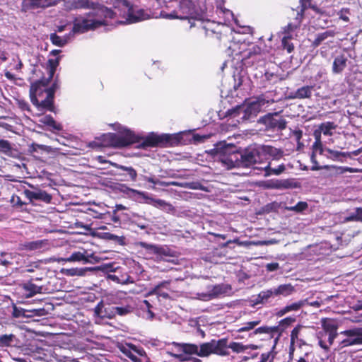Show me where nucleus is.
<instances>
[{"instance_id":"ddd939ff","label":"nucleus","mask_w":362,"mask_h":362,"mask_svg":"<svg viewBox=\"0 0 362 362\" xmlns=\"http://www.w3.org/2000/svg\"><path fill=\"white\" fill-rule=\"evenodd\" d=\"M25 196L30 201L40 200L45 203H49L52 200V197L47 194L45 191L41 189H35L31 191L29 189H25L23 192Z\"/></svg>"},{"instance_id":"c9c22d12","label":"nucleus","mask_w":362,"mask_h":362,"mask_svg":"<svg viewBox=\"0 0 362 362\" xmlns=\"http://www.w3.org/2000/svg\"><path fill=\"white\" fill-rule=\"evenodd\" d=\"M15 338L12 334L0 336V346H10Z\"/></svg>"},{"instance_id":"4468645a","label":"nucleus","mask_w":362,"mask_h":362,"mask_svg":"<svg viewBox=\"0 0 362 362\" xmlns=\"http://www.w3.org/2000/svg\"><path fill=\"white\" fill-rule=\"evenodd\" d=\"M257 155L255 148L247 149L243 153H240V168L253 165L254 160H255V156H257Z\"/></svg>"},{"instance_id":"e2e57ef3","label":"nucleus","mask_w":362,"mask_h":362,"mask_svg":"<svg viewBox=\"0 0 362 362\" xmlns=\"http://www.w3.org/2000/svg\"><path fill=\"white\" fill-rule=\"evenodd\" d=\"M286 313H288V311L287 310H286V306L281 309H280L277 313H276V315L278 317H282L284 316V315H286Z\"/></svg>"},{"instance_id":"ea45409f","label":"nucleus","mask_w":362,"mask_h":362,"mask_svg":"<svg viewBox=\"0 0 362 362\" xmlns=\"http://www.w3.org/2000/svg\"><path fill=\"white\" fill-rule=\"evenodd\" d=\"M152 206L162 209H169L170 210L172 209V206L167 203L165 201L160 199H157L155 200H151Z\"/></svg>"},{"instance_id":"473e14b6","label":"nucleus","mask_w":362,"mask_h":362,"mask_svg":"<svg viewBox=\"0 0 362 362\" xmlns=\"http://www.w3.org/2000/svg\"><path fill=\"white\" fill-rule=\"evenodd\" d=\"M336 125L334 122H327L322 123L319 127L320 132L323 133L324 135H332V130L335 129Z\"/></svg>"},{"instance_id":"f03ea898","label":"nucleus","mask_w":362,"mask_h":362,"mask_svg":"<svg viewBox=\"0 0 362 362\" xmlns=\"http://www.w3.org/2000/svg\"><path fill=\"white\" fill-rule=\"evenodd\" d=\"M227 339L218 340L212 339L209 342L202 343L200 346L194 344L173 343L172 351L168 354L178 359L180 361H187L190 355H197L199 357H207L211 354L227 356Z\"/></svg>"},{"instance_id":"4d7b16f0","label":"nucleus","mask_w":362,"mask_h":362,"mask_svg":"<svg viewBox=\"0 0 362 362\" xmlns=\"http://www.w3.org/2000/svg\"><path fill=\"white\" fill-rule=\"evenodd\" d=\"M127 173L129 175V177H131L132 180H133V181L136 180L137 173L133 168L129 167V168L127 169Z\"/></svg>"},{"instance_id":"4c0bfd02","label":"nucleus","mask_w":362,"mask_h":362,"mask_svg":"<svg viewBox=\"0 0 362 362\" xmlns=\"http://www.w3.org/2000/svg\"><path fill=\"white\" fill-rule=\"evenodd\" d=\"M306 303H308L307 300H301L298 302L293 303L290 305L286 306V310H287L288 313L293 311H298L300 310Z\"/></svg>"},{"instance_id":"f257e3e1","label":"nucleus","mask_w":362,"mask_h":362,"mask_svg":"<svg viewBox=\"0 0 362 362\" xmlns=\"http://www.w3.org/2000/svg\"><path fill=\"white\" fill-rule=\"evenodd\" d=\"M112 5L111 10L97 2H86L83 6L90 8L91 11L86 17H80L75 20L73 33H83L94 30L107 23V18H116L117 24H132L148 18V14L143 9L132 6L127 0H107Z\"/></svg>"},{"instance_id":"7ed1b4c3","label":"nucleus","mask_w":362,"mask_h":362,"mask_svg":"<svg viewBox=\"0 0 362 362\" xmlns=\"http://www.w3.org/2000/svg\"><path fill=\"white\" fill-rule=\"evenodd\" d=\"M117 134L109 133L104 135L105 141L107 145L116 148H123L136 143H141L142 148L154 146L158 143L157 137L151 134L146 137L135 134L132 130L119 124H114Z\"/></svg>"},{"instance_id":"e433bc0d","label":"nucleus","mask_w":362,"mask_h":362,"mask_svg":"<svg viewBox=\"0 0 362 362\" xmlns=\"http://www.w3.org/2000/svg\"><path fill=\"white\" fill-rule=\"evenodd\" d=\"M259 323H260V320H254V321L245 322L243 325V326L241 327H240L237 330V332H243L250 331V330L254 329Z\"/></svg>"},{"instance_id":"412c9836","label":"nucleus","mask_w":362,"mask_h":362,"mask_svg":"<svg viewBox=\"0 0 362 362\" xmlns=\"http://www.w3.org/2000/svg\"><path fill=\"white\" fill-rule=\"evenodd\" d=\"M23 289L25 291V296L26 298H31L37 293H41L42 286H37L31 281L26 282L22 286Z\"/></svg>"},{"instance_id":"dca6fc26","label":"nucleus","mask_w":362,"mask_h":362,"mask_svg":"<svg viewBox=\"0 0 362 362\" xmlns=\"http://www.w3.org/2000/svg\"><path fill=\"white\" fill-rule=\"evenodd\" d=\"M348 58L344 54L337 55L332 63V72L334 74H340L343 72L347 65Z\"/></svg>"},{"instance_id":"1a4fd4ad","label":"nucleus","mask_w":362,"mask_h":362,"mask_svg":"<svg viewBox=\"0 0 362 362\" xmlns=\"http://www.w3.org/2000/svg\"><path fill=\"white\" fill-rule=\"evenodd\" d=\"M346 339L341 341L342 347L362 345V327H356L341 332Z\"/></svg>"},{"instance_id":"37998d69","label":"nucleus","mask_w":362,"mask_h":362,"mask_svg":"<svg viewBox=\"0 0 362 362\" xmlns=\"http://www.w3.org/2000/svg\"><path fill=\"white\" fill-rule=\"evenodd\" d=\"M141 308L142 310H147V314H148V316H147V318L150 319V320H152L153 319L155 315L154 313L151 311V308H152V305H151V303L146 300H144L142 301L141 305H140Z\"/></svg>"},{"instance_id":"4be33fe9","label":"nucleus","mask_w":362,"mask_h":362,"mask_svg":"<svg viewBox=\"0 0 362 362\" xmlns=\"http://www.w3.org/2000/svg\"><path fill=\"white\" fill-rule=\"evenodd\" d=\"M313 87L310 86H303L298 88L290 96L291 98L305 99L309 98L313 93Z\"/></svg>"},{"instance_id":"a18cd8bd","label":"nucleus","mask_w":362,"mask_h":362,"mask_svg":"<svg viewBox=\"0 0 362 362\" xmlns=\"http://www.w3.org/2000/svg\"><path fill=\"white\" fill-rule=\"evenodd\" d=\"M303 10L301 9L300 10V12H298V14H297V17H296V19L298 21V22L295 24H293V23H289L288 25H287V33L288 34H289L290 32L294 30L295 29H296L299 25H300V20L302 18V16H303Z\"/></svg>"},{"instance_id":"39448f33","label":"nucleus","mask_w":362,"mask_h":362,"mask_svg":"<svg viewBox=\"0 0 362 362\" xmlns=\"http://www.w3.org/2000/svg\"><path fill=\"white\" fill-rule=\"evenodd\" d=\"M54 94V88H48L47 85L41 81L32 83L30 86V100L38 111H43L44 110L53 111Z\"/></svg>"},{"instance_id":"a878e982","label":"nucleus","mask_w":362,"mask_h":362,"mask_svg":"<svg viewBox=\"0 0 362 362\" xmlns=\"http://www.w3.org/2000/svg\"><path fill=\"white\" fill-rule=\"evenodd\" d=\"M327 158L333 160H341L340 157H346L350 156V153H346V152H341L338 151H334L332 149H330L329 148H325V153H324Z\"/></svg>"},{"instance_id":"09e8293b","label":"nucleus","mask_w":362,"mask_h":362,"mask_svg":"<svg viewBox=\"0 0 362 362\" xmlns=\"http://www.w3.org/2000/svg\"><path fill=\"white\" fill-rule=\"evenodd\" d=\"M308 208V204L306 202H300L294 206L290 208V210L295 211L297 212H301Z\"/></svg>"},{"instance_id":"b1692460","label":"nucleus","mask_w":362,"mask_h":362,"mask_svg":"<svg viewBox=\"0 0 362 362\" xmlns=\"http://www.w3.org/2000/svg\"><path fill=\"white\" fill-rule=\"evenodd\" d=\"M37 115L39 117L38 122L42 124L48 125L57 130H61L62 127L55 122L53 117L51 115H42L41 113H37Z\"/></svg>"},{"instance_id":"8fccbe9b","label":"nucleus","mask_w":362,"mask_h":362,"mask_svg":"<svg viewBox=\"0 0 362 362\" xmlns=\"http://www.w3.org/2000/svg\"><path fill=\"white\" fill-rule=\"evenodd\" d=\"M291 37V36L288 35L285 36L282 40V44L284 45V47L287 50L288 53H291L294 49V46L288 42V39Z\"/></svg>"},{"instance_id":"58836bf2","label":"nucleus","mask_w":362,"mask_h":362,"mask_svg":"<svg viewBox=\"0 0 362 362\" xmlns=\"http://www.w3.org/2000/svg\"><path fill=\"white\" fill-rule=\"evenodd\" d=\"M144 246L146 249L150 250L152 252H153L155 254L167 255L166 249L163 247H159V246H156V245H147V244H144Z\"/></svg>"},{"instance_id":"0e129e2a","label":"nucleus","mask_w":362,"mask_h":362,"mask_svg":"<svg viewBox=\"0 0 362 362\" xmlns=\"http://www.w3.org/2000/svg\"><path fill=\"white\" fill-rule=\"evenodd\" d=\"M337 332H330L329 334V337H328V341L329 342V344H332L334 339H335V337H337Z\"/></svg>"},{"instance_id":"20e7f679","label":"nucleus","mask_w":362,"mask_h":362,"mask_svg":"<svg viewBox=\"0 0 362 362\" xmlns=\"http://www.w3.org/2000/svg\"><path fill=\"white\" fill-rule=\"evenodd\" d=\"M196 0H177L176 8L170 13L161 11L160 16L167 19L187 20L190 28L196 26V22L204 19V11L195 7Z\"/></svg>"},{"instance_id":"bb28decb","label":"nucleus","mask_w":362,"mask_h":362,"mask_svg":"<svg viewBox=\"0 0 362 362\" xmlns=\"http://www.w3.org/2000/svg\"><path fill=\"white\" fill-rule=\"evenodd\" d=\"M276 296L274 293V288L261 291L256 300V303H266L269 302V299L272 297Z\"/></svg>"},{"instance_id":"72a5a7b5","label":"nucleus","mask_w":362,"mask_h":362,"mask_svg":"<svg viewBox=\"0 0 362 362\" xmlns=\"http://www.w3.org/2000/svg\"><path fill=\"white\" fill-rule=\"evenodd\" d=\"M335 34V31L332 30H326L324 33H320L317 35L313 44L315 46H318L323 40H326L329 37H334Z\"/></svg>"},{"instance_id":"c756f323","label":"nucleus","mask_w":362,"mask_h":362,"mask_svg":"<svg viewBox=\"0 0 362 362\" xmlns=\"http://www.w3.org/2000/svg\"><path fill=\"white\" fill-rule=\"evenodd\" d=\"M361 221L362 222V208H356L354 211L344 218V222Z\"/></svg>"},{"instance_id":"c85d7f7f","label":"nucleus","mask_w":362,"mask_h":362,"mask_svg":"<svg viewBox=\"0 0 362 362\" xmlns=\"http://www.w3.org/2000/svg\"><path fill=\"white\" fill-rule=\"evenodd\" d=\"M59 64V58L49 59L47 62V71L49 75V80H51L56 71V69Z\"/></svg>"},{"instance_id":"79ce46f5","label":"nucleus","mask_w":362,"mask_h":362,"mask_svg":"<svg viewBox=\"0 0 362 362\" xmlns=\"http://www.w3.org/2000/svg\"><path fill=\"white\" fill-rule=\"evenodd\" d=\"M46 240H37L28 243L26 245V248L30 250H35L42 247L43 245H46Z\"/></svg>"},{"instance_id":"680f3d73","label":"nucleus","mask_w":362,"mask_h":362,"mask_svg":"<svg viewBox=\"0 0 362 362\" xmlns=\"http://www.w3.org/2000/svg\"><path fill=\"white\" fill-rule=\"evenodd\" d=\"M193 139L195 141L200 142V141H203L206 139V136H200L199 134H195V135H194Z\"/></svg>"},{"instance_id":"aec40b11","label":"nucleus","mask_w":362,"mask_h":362,"mask_svg":"<svg viewBox=\"0 0 362 362\" xmlns=\"http://www.w3.org/2000/svg\"><path fill=\"white\" fill-rule=\"evenodd\" d=\"M295 288L291 284H281L274 288V293L276 296L287 297L292 295L295 292Z\"/></svg>"},{"instance_id":"bf43d9fd","label":"nucleus","mask_w":362,"mask_h":362,"mask_svg":"<svg viewBox=\"0 0 362 362\" xmlns=\"http://www.w3.org/2000/svg\"><path fill=\"white\" fill-rule=\"evenodd\" d=\"M268 332H269V328L267 327H258L257 329H256L252 332V334L268 333Z\"/></svg>"},{"instance_id":"338daca9","label":"nucleus","mask_w":362,"mask_h":362,"mask_svg":"<svg viewBox=\"0 0 362 362\" xmlns=\"http://www.w3.org/2000/svg\"><path fill=\"white\" fill-rule=\"evenodd\" d=\"M322 132H320V131H317L316 130L314 133V136H315V141H317V144H320V141H321V139H320V134Z\"/></svg>"},{"instance_id":"052dcab7","label":"nucleus","mask_w":362,"mask_h":362,"mask_svg":"<svg viewBox=\"0 0 362 362\" xmlns=\"http://www.w3.org/2000/svg\"><path fill=\"white\" fill-rule=\"evenodd\" d=\"M294 321V319L292 318V317H286L284 320H282L281 321V325H288L289 324H291L292 322Z\"/></svg>"},{"instance_id":"f3484780","label":"nucleus","mask_w":362,"mask_h":362,"mask_svg":"<svg viewBox=\"0 0 362 362\" xmlns=\"http://www.w3.org/2000/svg\"><path fill=\"white\" fill-rule=\"evenodd\" d=\"M227 348L230 349L235 353L240 354V353H244L248 349L257 350L259 348V346L257 345H255V344L245 345L240 342H231L229 344V345L227 344L226 349ZM226 351H228L226 350ZM227 353L228 354V352H227Z\"/></svg>"},{"instance_id":"f8f14e48","label":"nucleus","mask_w":362,"mask_h":362,"mask_svg":"<svg viewBox=\"0 0 362 362\" xmlns=\"http://www.w3.org/2000/svg\"><path fill=\"white\" fill-rule=\"evenodd\" d=\"M264 124L270 127L277 129H284L286 128V120L279 117L278 113L269 114L264 118Z\"/></svg>"},{"instance_id":"864d4df0","label":"nucleus","mask_w":362,"mask_h":362,"mask_svg":"<svg viewBox=\"0 0 362 362\" xmlns=\"http://www.w3.org/2000/svg\"><path fill=\"white\" fill-rule=\"evenodd\" d=\"M266 269L268 272L276 271L279 269V264L277 262L269 263L266 265Z\"/></svg>"},{"instance_id":"de8ad7c7","label":"nucleus","mask_w":362,"mask_h":362,"mask_svg":"<svg viewBox=\"0 0 362 362\" xmlns=\"http://www.w3.org/2000/svg\"><path fill=\"white\" fill-rule=\"evenodd\" d=\"M302 328L303 327L301 325H298L292 330L291 333V343L292 344H294L296 342H297L300 331Z\"/></svg>"},{"instance_id":"cd10ccee","label":"nucleus","mask_w":362,"mask_h":362,"mask_svg":"<svg viewBox=\"0 0 362 362\" xmlns=\"http://www.w3.org/2000/svg\"><path fill=\"white\" fill-rule=\"evenodd\" d=\"M71 35L72 33H71L68 35H65L62 37L58 36L56 33H52L50 35V40L54 45L63 47L68 42L69 37Z\"/></svg>"},{"instance_id":"6e6552de","label":"nucleus","mask_w":362,"mask_h":362,"mask_svg":"<svg viewBox=\"0 0 362 362\" xmlns=\"http://www.w3.org/2000/svg\"><path fill=\"white\" fill-rule=\"evenodd\" d=\"M120 351L134 362H150L146 351L141 347L132 344H125L119 347Z\"/></svg>"},{"instance_id":"6ab92c4d","label":"nucleus","mask_w":362,"mask_h":362,"mask_svg":"<svg viewBox=\"0 0 362 362\" xmlns=\"http://www.w3.org/2000/svg\"><path fill=\"white\" fill-rule=\"evenodd\" d=\"M257 170L264 172V177H269L272 175H279L281 174L286 169L284 164L279 165L276 168H272L270 163H267L264 166L257 167Z\"/></svg>"},{"instance_id":"393cba45","label":"nucleus","mask_w":362,"mask_h":362,"mask_svg":"<svg viewBox=\"0 0 362 362\" xmlns=\"http://www.w3.org/2000/svg\"><path fill=\"white\" fill-rule=\"evenodd\" d=\"M95 270V268L87 267V268H71V269H63L62 272L66 276H83L86 274L87 271Z\"/></svg>"},{"instance_id":"0eeeda50","label":"nucleus","mask_w":362,"mask_h":362,"mask_svg":"<svg viewBox=\"0 0 362 362\" xmlns=\"http://www.w3.org/2000/svg\"><path fill=\"white\" fill-rule=\"evenodd\" d=\"M255 152L257 155L255 156L253 165H255L254 168L257 170V167L264 166L269 163L268 161L269 156L281 157L282 156V151L271 146H262L255 148Z\"/></svg>"},{"instance_id":"423d86ee","label":"nucleus","mask_w":362,"mask_h":362,"mask_svg":"<svg viewBox=\"0 0 362 362\" xmlns=\"http://www.w3.org/2000/svg\"><path fill=\"white\" fill-rule=\"evenodd\" d=\"M269 103V100L259 97L247 101L243 106L239 107L238 111L244 112L243 118L249 119L267 107Z\"/></svg>"},{"instance_id":"c03bdc74","label":"nucleus","mask_w":362,"mask_h":362,"mask_svg":"<svg viewBox=\"0 0 362 362\" xmlns=\"http://www.w3.org/2000/svg\"><path fill=\"white\" fill-rule=\"evenodd\" d=\"M12 150L10 142L7 140L0 139V151L5 154H8Z\"/></svg>"},{"instance_id":"f704fd0d","label":"nucleus","mask_w":362,"mask_h":362,"mask_svg":"<svg viewBox=\"0 0 362 362\" xmlns=\"http://www.w3.org/2000/svg\"><path fill=\"white\" fill-rule=\"evenodd\" d=\"M260 52V48L256 45H251L246 50H243L240 52V54L243 55V59L250 58L253 54H257Z\"/></svg>"},{"instance_id":"6e6d98bb","label":"nucleus","mask_w":362,"mask_h":362,"mask_svg":"<svg viewBox=\"0 0 362 362\" xmlns=\"http://www.w3.org/2000/svg\"><path fill=\"white\" fill-rule=\"evenodd\" d=\"M315 151H319L320 154H323L325 153V148H323L322 142L320 141V144H317V141H315L313 146Z\"/></svg>"},{"instance_id":"a211bd4d","label":"nucleus","mask_w":362,"mask_h":362,"mask_svg":"<svg viewBox=\"0 0 362 362\" xmlns=\"http://www.w3.org/2000/svg\"><path fill=\"white\" fill-rule=\"evenodd\" d=\"M51 5V0H23V6L25 9L45 8Z\"/></svg>"},{"instance_id":"69168bd1","label":"nucleus","mask_w":362,"mask_h":362,"mask_svg":"<svg viewBox=\"0 0 362 362\" xmlns=\"http://www.w3.org/2000/svg\"><path fill=\"white\" fill-rule=\"evenodd\" d=\"M278 240L275 239H271L269 240H263L264 245H274L278 243Z\"/></svg>"},{"instance_id":"2f4dec72","label":"nucleus","mask_w":362,"mask_h":362,"mask_svg":"<svg viewBox=\"0 0 362 362\" xmlns=\"http://www.w3.org/2000/svg\"><path fill=\"white\" fill-rule=\"evenodd\" d=\"M143 178L144 180H146L148 182H151L153 185H158L165 186V187L170 186V185L182 186L177 182H166L160 181L158 179L155 178L154 177L144 176Z\"/></svg>"},{"instance_id":"5fc2aeb1","label":"nucleus","mask_w":362,"mask_h":362,"mask_svg":"<svg viewBox=\"0 0 362 362\" xmlns=\"http://www.w3.org/2000/svg\"><path fill=\"white\" fill-rule=\"evenodd\" d=\"M348 13H349V11L347 9L340 11V12L339 13L340 19H341L342 21H344L345 22H348L349 21V18L347 16Z\"/></svg>"},{"instance_id":"13d9d810","label":"nucleus","mask_w":362,"mask_h":362,"mask_svg":"<svg viewBox=\"0 0 362 362\" xmlns=\"http://www.w3.org/2000/svg\"><path fill=\"white\" fill-rule=\"evenodd\" d=\"M242 245L245 246H250V245H264L263 240H258V241H248V242H244L242 243Z\"/></svg>"},{"instance_id":"5701e85b","label":"nucleus","mask_w":362,"mask_h":362,"mask_svg":"<svg viewBox=\"0 0 362 362\" xmlns=\"http://www.w3.org/2000/svg\"><path fill=\"white\" fill-rule=\"evenodd\" d=\"M224 2V0H216L217 12L223 15L226 21H230L233 19V14L230 10L223 7Z\"/></svg>"},{"instance_id":"774afa93","label":"nucleus","mask_w":362,"mask_h":362,"mask_svg":"<svg viewBox=\"0 0 362 362\" xmlns=\"http://www.w3.org/2000/svg\"><path fill=\"white\" fill-rule=\"evenodd\" d=\"M126 209V207L124 206H123L122 204H117L115 206V209L114 210V214H116L117 211H120V210H124Z\"/></svg>"},{"instance_id":"3c124183","label":"nucleus","mask_w":362,"mask_h":362,"mask_svg":"<svg viewBox=\"0 0 362 362\" xmlns=\"http://www.w3.org/2000/svg\"><path fill=\"white\" fill-rule=\"evenodd\" d=\"M130 191H132L133 193H135V194H139V195L142 196L146 199V203H147L148 204H151L152 205L151 200H155L156 199H153L152 197H148L144 192H140V191H138L136 189H131Z\"/></svg>"},{"instance_id":"2eb2a0df","label":"nucleus","mask_w":362,"mask_h":362,"mask_svg":"<svg viewBox=\"0 0 362 362\" xmlns=\"http://www.w3.org/2000/svg\"><path fill=\"white\" fill-rule=\"evenodd\" d=\"M240 153L233 152L228 155H224L221 158V161L222 164L227 168L230 169L233 168H240L239 163Z\"/></svg>"},{"instance_id":"603ef678","label":"nucleus","mask_w":362,"mask_h":362,"mask_svg":"<svg viewBox=\"0 0 362 362\" xmlns=\"http://www.w3.org/2000/svg\"><path fill=\"white\" fill-rule=\"evenodd\" d=\"M339 169L340 170V173H346V172H349V173H359V172H362V170H361V169L354 168H350V167H340V168H339Z\"/></svg>"},{"instance_id":"a19ab883","label":"nucleus","mask_w":362,"mask_h":362,"mask_svg":"<svg viewBox=\"0 0 362 362\" xmlns=\"http://www.w3.org/2000/svg\"><path fill=\"white\" fill-rule=\"evenodd\" d=\"M115 313L119 315H126L133 311V307L130 305L117 306L115 308Z\"/></svg>"},{"instance_id":"7c9ffc66","label":"nucleus","mask_w":362,"mask_h":362,"mask_svg":"<svg viewBox=\"0 0 362 362\" xmlns=\"http://www.w3.org/2000/svg\"><path fill=\"white\" fill-rule=\"evenodd\" d=\"M168 284V281H163V282L158 284L151 291H150L147 293L146 296H150V295L155 294V295H157L158 297H162V298H169L168 293H165V292H161L160 291V288L161 287H163V286H166Z\"/></svg>"},{"instance_id":"9b49d317","label":"nucleus","mask_w":362,"mask_h":362,"mask_svg":"<svg viewBox=\"0 0 362 362\" xmlns=\"http://www.w3.org/2000/svg\"><path fill=\"white\" fill-rule=\"evenodd\" d=\"M224 293V290L221 285L210 286L207 291L197 293V298L204 301H208L214 299Z\"/></svg>"},{"instance_id":"9d476101","label":"nucleus","mask_w":362,"mask_h":362,"mask_svg":"<svg viewBox=\"0 0 362 362\" xmlns=\"http://www.w3.org/2000/svg\"><path fill=\"white\" fill-rule=\"evenodd\" d=\"M98 258L95 257L93 254H89L86 250L77 251L73 252L69 257L61 258L59 262H83L84 263H92L93 262H98Z\"/></svg>"},{"instance_id":"49530a36","label":"nucleus","mask_w":362,"mask_h":362,"mask_svg":"<svg viewBox=\"0 0 362 362\" xmlns=\"http://www.w3.org/2000/svg\"><path fill=\"white\" fill-rule=\"evenodd\" d=\"M322 326L326 331L330 332H337V325L331 320H325Z\"/></svg>"}]
</instances>
